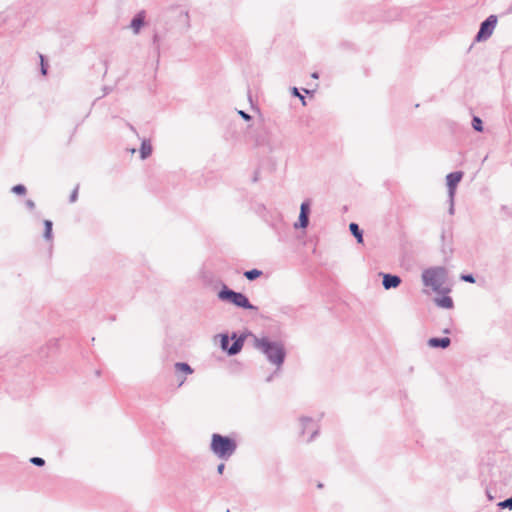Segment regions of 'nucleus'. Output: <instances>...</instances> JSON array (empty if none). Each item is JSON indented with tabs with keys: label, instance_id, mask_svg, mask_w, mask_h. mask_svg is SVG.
<instances>
[{
	"label": "nucleus",
	"instance_id": "27",
	"mask_svg": "<svg viewBox=\"0 0 512 512\" xmlns=\"http://www.w3.org/2000/svg\"><path fill=\"white\" fill-rule=\"evenodd\" d=\"M238 114L245 120V121H249L251 119V116L249 114H247L246 112L242 111V110H239L238 111Z\"/></svg>",
	"mask_w": 512,
	"mask_h": 512
},
{
	"label": "nucleus",
	"instance_id": "9",
	"mask_svg": "<svg viewBox=\"0 0 512 512\" xmlns=\"http://www.w3.org/2000/svg\"><path fill=\"white\" fill-rule=\"evenodd\" d=\"M401 283V279L397 275L384 274L383 275V286L386 290L396 288Z\"/></svg>",
	"mask_w": 512,
	"mask_h": 512
},
{
	"label": "nucleus",
	"instance_id": "5",
	"mask_svg": "<svg viewBox=\"0 0 512 512\" xmlns=\"http://www.w3.org/2000/svg\"><path fill=\"white\" fill-rule=\"evenodd\" d=\"M497 25V17L490 15L484 22L481 23L480 29L476 35V41H485L493 34Z\"/></svg>",
	"mask_w": 512,
	"mask_h": 512
},
{
	"label": "nucleus",
	"instance_id": "16",
	"mask_svg": "<svg viewBox=\"0 0 512 512\" xmlns=\"http://www.w3.org/2000/svg\"><path fill=\"white\" fill-rule=\"evenodd\" d=\"M243 346V341L241 339H237L231 347L227 349L229 355L237 354Z\"/></svg>",
	"mask_w": 512,
	"mask_h": 512
},
{
	"label": "nucleus",
	"instance_id": "8",
	"mask_svg": "<svg viewBox=\"0 0 512 512\" xmlns=\"http://www.w3.org/2000/svg\"><path fill=\"white\" fill-rule=\"evenodd\" d=\"M310 213V203L309 201L302 202L300 206V214L298 223L294 224V227L305 229L309 224L308 215Z\"/></svg>",
	"mask_w": 512,
	"mask_h": 512
},
{
	"label": "nucleus",
	"instance_id": "25",
	"mask_svg": "<svg viewBox=\"0 0 512 512\" xmlns=\"http://www.w3.org/2000/svg\"><path fill=\"white\" fill-rule=\"evenodd\" d=\"M30 461H31V463H33L36 466H43L45 464L44 459H42L40 457H33V458H31Z\"/></svg>",
	"mask_w": 512,
	"mask_h": 512
},
{
	"label": "nucleus",
	"instance_id": "4",
	"mask_svg": "<svg viewBox=\"0 0 512 512\" xmlns=\"http://www.w3.org/2000/svg\"><path fill=\"white\" fill-rule=\"evenodd\" d=\"M218 297L219 299L229 301L230 303L240 308L249 310L255 309V307L249 302L248 298L244 294L230 290L227 287H224L221 291H219Z\"/></svg>",
	"mask_w": 512,
	"mask_h": 512
},
{
	"label": "nucleus",
	"instance_id": "2",
	"mask_svg": "<svg viewBox=\"0 0 512 512\" xmlns=\"http://www.w3.org/2000/svg\"><path fill=\"white\" fill-rule=\"evenodd\" d=\"M447 278L448 272L446 268L441 266L427 268L421 274L423 285L436 293H448L450 291L445 287Z\"/></svg>",
	"mask_w": 512,
	"mask_h": 512
},
{
	"label": "nucleus",
	"instance_id": "10",
	"mask_svg": "<svg viewBox=\"0 0 512 512\" xmlns=\"http://www.w3.org/2000/svg\"><path fill=\"white\" fill-rule=\"evenodd\" d=\"M451 343L450 338L443 337V338H430L427 341V344L431 348H447Z\"/></svg>",
	"mask_w": 512,
	"mask_h": 512
},
{
	"label": "nucleus",
	"instance_id": "6",
	"mask_svg": "<svg viewBox=\"0 0 512 512\" xmlns=\"http://www.w3.org/2000/svg\"><path fill=\"white\" fill-rule=\"evenodd\" d=\"M463 175L464 174L462 171H456L449 173L446 176V185L448 189V197L450 200H454L457 186L461 182Z\"/></svg>",
	"mask_w": 512,
	"mask_h": 512
},
{
	"label": "nucleus",
	"instance_id": "19",
	"mask_svg": "<svg viewBox=\"0 0 512 512\" xmlns=\"http://www.w3.org/2000/svg\"><path fill=\"white\" fill-rule=\"evenodd\" d=\"M261 274H262V272L260 270L252 269V270L246 271L244 275L247 279L254 280V279L258 278Z\"/></svg>",
	"mask_w": 512,
	"mask_h": 512
},
{
	"label": "nucleus",
	"instance_id": "26",
	"mask_svg": "<svg viewBox=\"0 0 512 512\" xmlns=\"http://www.w3.org/2000/svg\"><path fill=\"white\" fill-rule=\"evenodd\" d=\"M78 197V187H76L70 195V202L73 203L77 200Z\"/></svg>",
	"mask_w": 512,
	"mask_h": 512
},
{
	"label": "nucleus",
	"instance_id": "24",
	"mask_svg": "<svg viewBox=\"0 0 512 512\" xmlns=\"http://www.w3.org/2000/svg\"><path fill=\"white\" fill-rule=\"evenodd\" d=\"M460 278H461V280H463L465 282H469V283H474L475 282V278L471 274H463V275H461Z\"/></svg>",
	"mask_w": 512,
	"mask_h": 512
},
{
	"label": "nucleus",
	"instance_id": "22",
	"mask_svg": "<svg viewBox=\"0 0 512 512\" xmlns=\"http://www.w3.org/2000/svg\"><path fill=\"white\" fill-rule=\"evenodd\" d=\"M501 508L512 509V496L498 504Z\"/></svg>",
	"mask_w": 512,
	"mask_h": 512
},
{
	"label": "nucleus",
	"instance_id": "1",
	"mask_svg": "<svg viewBox=\"0 0 512 512\" xmlns=\"http://www.w3.org/2000/svg\"><path fill=\"white\" fill-rule=\"evenodd\" d=\"M254 347L265 355L267 361L280 369L286 357L284 344L268 337H255Z\"/></svg>",
	"mask_w": 512,
	"mask_h": 512
},
{
	"label": "nucleus",
	"instance_id": "17",
	"mask_svg": "<svg viewBox=\"0 0 512 512\" xmlns=\"http://www.w3.org/2000/svg\"><path fill=\"white\" fill-rule=\"evenodd\" d=\"M45 231L44 238L50 240L52 238V222L50 220L44 221Z\"/></svg>",
	"mask_w": 512,
	"mask_h": 512
},
{
	"label": "nucleus",
	"instance_id": "12",
	"mask_svg": "<svg viewBox=\"0 0 512 512\" xmlns=\"http://www.w3.org/2000/svg\"><path fill=\"white\" fill-rule=\"evenodd\" d=\"M152 154V145L150 140L144 139L141 143L140 157L142 160L148 158Z\"/></svg>",
	"mask_w": 512,
	"mask_h": 512
},
{
	"label": "nucleus",
	"instance_id": "29",
	"mask_svg": "<svg viewBox=\"0 0 512 512\" xmlns=\"http://www.w3.org/2000/svg\"><path fill=\"white\" fill-rule=\"evenodd\" d=\"M224 469H225V465H224L223 463H221V464H219V465L217 466V472H218L219 474H222V473H223V471H224Z\"/></svg>",
	"mask_w": 512,
	"mask_h": 512
},
{
	"label": "nucleus",
	"instance_id": "30",
	"mask_svg": "<svg viewBox=\"0 0 512 512\" xmlns=\"http://www.w3.org/2000/svg\"><path fill=\"white\" fill-rule=\"evenodd\" d=\"M449 202H450L449 213L453 214L454 213V200L449 199Z\"/></svg>",
	"mask_w": 512,
	"mask_h": 512
},
{
	"label": "nucleus",
	"instance_id": "20",
	"mask_svg": "<svg viewBox=\"0 0 512 512\" xmlns=\"http://www.w3.org/2000/svg\"><path fill=\"white\" fill-rule=\"evenodd\" d=\"M12 192L18 195H24L26 193V188L24 185L18 184L12 188Z\"/></svg>",
	"mask_w": 512,
	"mask_h": 512
},
{
	"label": "nucleus",
	"instance_id": "14",
	"mask_svg": "<svg viewBox=\"0 0 512 512\" xmlns=\"http://www.w3.org/2000/svg\"><path fill=\"white\" fill-rule=\"evenodd\" d=\"M349 229L353 236L356 238L357 242L363 243V234L359 226L356 223H350Z\"/></svg>",
	"mask_w": 512,
	"mask_h": 512
},
{
	"label": "nucleus",
	"instance_id": "23",
	"mask_svg": "<svg viewBox=\"0 0 512 512\" xmlns=\"http://www.w3.org/2000/svg\"><path fill=\"white\" fill-rule=\"evenodd\" d=\"M228 344H229V338L227 335H222L221 336V348L223 350H227L228 349Z\"/></svg>",
	"mask_w": 512,
	"mask_h": 512
},
{
	"label": "nucleus",
	"instance_id": "3",
	"mask_svg": "<svg viewBox=\"0 0 512 512\" xmlns=\"http://www.w3.org/2000/svg\"><path fill=\"white\" fill-rule=\"evenodd\" d=\"M237 443L234 439L214 433L211 436L210 450L221 460H228L236 451Z\"/></svg>",
	"mask_w": 512,
	"mask_h": 512
},
{
	"label": "nucleus",
	"instance_id": "13",
	"mask_svg": "<svg viewBox=\"0 0 512 512\" xmlns=\"http://www.w3.org/2000/svg\"><path fill=\"white\" fill-rule=\"evenodd\" d=\"M435 303L438 307L444 309H451L453 307V300L449 296H443L435 299Z\"/></svg>",
	"mask_w": 512,
	"mask_h": 512
},
{
	"label": "nucleus",
	"instance_id": "18",
	"mask_svg": "<svg viewBox=\"0 0 512 512\" xmlns=\"http://www.w3.org/2000/svg\"><path fill=\"white\" fill-rule=\"evenodd\" d=\"M472 127L477 132L483 131V122L478 116H474L472 119Z\"/></svg>",
	"mask_w": 512,
	"mask_h": 512
},
{
	"label": "nucleus",
	"instance_id": "33",
	"mask_svg": "<svg viewBox=\"0 0 512 512\" xmlns=\"http://www.w3.org/2000/svg\"><path fill=\"white\" fill-rule=\"evenodd\" d=\"M272 380V376L267 378V381L270 382Z\"/></svg>",
	"mask_w": 512,
	"mask_h": 512
},
{
	"label": "nucleus",
	"instance_id": "21",
	"mask_svg": "<svg viewBox=\"0 0 512 512\" xmlns=\"http://www.w3.org/2000/svg\"><path fill=\"white\" fill-rule=\"evenodd\" d=\"M292 94L296 97H298L302 103L303 106L306 105V100H305V97L303 95H301L298 91V89L296 87H293L292 90H291Z\"/></svg>",
	"mask_w": 512,
	"mask_h": 512
},
{
	"label": "nucleus",
	"instance_id": "7",
	"mask_svg": "<svg viewBox=\"0 0 512 512\" xmlns=\"http://www.w3.org/2000/svg\"><path fill=\"white\" fill-rule=\"evenodd\" d=\"M299 421L302 429V434L310 433L309 437L307 438V441H312L318 433L317 423L312 418L309 417H301Z\"/></svg>",
	"mask_w": 512,
	"mask_h": 512
},
{
	"label": "nucleus",
	"instance_id": "31",
	"mask_svg": "<svg viewBox=\"0 0 512 512\" xmlns=\"http://www.w3.org/2000/svg\"><path fill=\"white\" fill-rule=\"evenodd\" d=\"M312 77L317 79L318 78V73L317 72L312 73Z\"/></svg>",
	"mask_w": 512,
	"mask_h": 512
},
{
	"label": "nucleus",
	"instance_id": "32",
	"mask_svg": "<svg viewBox=\"0 0 512 512\" xmlns=\"http://www.w3.org/2000/svg\"><path fill=\"white\" fill-rule=\"evenodd\" d=\"M42 73H43V74H46V70H45V68H43V67H42Z\"/></svg>",
	"mask_w": 512,
	"mask_h": 512
},
{
	"label": "nucleus",
	"instance_id": "11",
	"mask_svg": "<svg viewBox=\"0 0 512 512\" xmlns=\"http://www.w3.org/2000/svg\"><path fill=\"white\" fill-rule=\"evenodd\" d=\"M143 25H144V16H143V14L140 13L132 19L130 27L133 30L134 34H138L140 29L143 27Z\"/></svg>",
	"mask_w": 512,
	"mask_h": 512
},
{
	"label": "nucleus",
	"instance_id": "15",
	"mask_svg": "<svg viewBox=\"0 0 512 512\" xmlns=\"http://www.w3.org/2000/svg\"><path fill=\"white\" fill-rule=\"evenodd\" d=\"M174 367L177 372L184 373L185 375H190L193 373V369L184 362H177L175 363Z\"/></svg>",
	"mask_w": 512,
	"mask_h": 512
},
{
	"label": "nucleus",
	"instance_id": "28",
	"mask_svg": "<svg viewBox=\"0 0 512 512\" xmlns=\"http://www.w3.org/2000/svg\"><path fill=\"white\" fill-rule=\"evenodd\" d=\"M25 204L30 210L34 209L35 207V203L32 200H27Z\"/></svg>",
	"mask_w": 512,
	"mask_h": 512
}]
</instances>
